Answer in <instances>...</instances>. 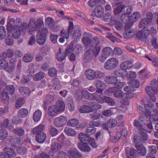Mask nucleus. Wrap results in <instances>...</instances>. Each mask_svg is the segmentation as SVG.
I'll list each match as a JSON object with an SVG mask.
<instances>
[{"mask_svg":"<svg viewBox=\"0 0 158 158\" xmlns=\"http://www.w3.org/2000/svg\"><path fill=\"white\" fill-rule=\"evenodd\" d=\"M12 123L18 125L21 124L23 122V120L18 115L12 117Z\"/></svg>","mask_w":158,"mask_h":158,"instance_id":"49","label":"nucleus"},{"mask_svg":"<svg viewBox=\"0 0 158 158\" xmlns=\"http://www.w3.org/2000/svg\"><path fill=\"white\" fill-rule=\"evenodd\" d=\"M33 55L30 53L26 54L23 56V60L26 63H28L31 62L33 59Z\"/></svg>","mask_w":158,"mask_h":158,"instance_id":"46","label":"nucleus"},{"mask_svg":"<svg viewBox=\"0 0 158 158\" xmlns=\"http://www.w3.org/2000/svg\"><path fill=\"white\" fill-rule=\"evenodd\" d=\"M101 117V114L96 112H94L91 113L89 115V117L92 120L98 119Z\"/></svg>","mask_w":158,"mask_h":158,"instance_id":"59","label":"nucleus"},{"mask_svg":"<svg viewBox=\"0 0 158 158\" xmlns=\"http://www.w3.org/2000/svg\"><path fill=\"white\" fill-rule=\"evenodd\" d=\"M19 92L24 96L29 95L31 92L30 89L26 86H22L19 87Z\"/></svg>","mask_w":158,"mask_h":158,"instance_id":"20","label":"nucleus"},{"mask_svg":"<svg viewBox=\"0 0 158 158\" xmlns=\"http://www.w3.org/2000/svg\"><path fill=\"white\" fill-rule=\"evenodd\" d=\"M95 72L92 69H87L85 72V74L87 79L93 80L96 77Z\"/></svg>","mask_w":158,"mask_h":158,"instance_id":"16","label":"nucleus"},{"mask_svg":"<svg viewBox=\"0 0 158 158\" xmlns=\"http://www.w3.org/2000/svg\"><path fill=\"white\" fill-rule=\"evenodd\" d=\"M105 81L108 84H115L117 81V77L113 76H108L105 78Z\"/></svg>","mask_w":158,"mask_h":158,"instance_id":"35","label":"nucleus"},{"mask_svg":"<svg viewBox=\"0 0 158 158\" xmlns=\"http://www.w3.org/2000/svg\"><path fill=\"white\" fill-rule=\"evenodd\" d=\"M54 99V97L52 95L48 94L46 97L44 104L45 105L49 104L53 101Z\"/></svg>","mask_w":158,"mask_h":158,"instance_id":"58","label":"nucleus"},{"mask_svg":"<svg viewBox=\"0 0 158 158\" xmlns=\"http://www.w3.org/2000/svg\"><path fill=\"white\" fill-rule=\"evenodd\" d=\"M28 110L25 108H22L19 110L18 114L21 118H25L27 116L28 114Z\"/></svg>","mask_w":158,"mask_h":158,"instance_id":"37","label":"nucleus"},{"mask_svg":"<svg viewBox=\"0 0 158 158\" xmlns=\"http://www.w3.org/2000/svg\"><path fill=\"white\" fill-rule=\"evenodd\" d=\"M112 53V48L109 47L105 48L102 51L101 55L99 58V60L102 62H104Z\"/></svg>","mask_w":158,"mask_h":158,"instance_id":"6","label":"nucleus"},{"mask_svg":"<svg viewBox=\"0 0 158 158\" xmlns=\"http://www.w3.org/2000/svg\"><path fill=\"white\" fill-rule=\"evenodd\" d=\"M27 27V24L26 23H23L19 27H15L11 30L12 36L15 39H18L20 36L21 34L24 35L26 32Z\"/></svg>","mask_w":158,"mask_h":158,"instance_id":"1","label":"nucleus"},{"mask_svg":"<svg viewBox=\"0 0 158 158\" xmlns=\"http://www.w3.org/2000/svg\"><path fill=\"white\" fill-rule=\"evenodd\" d=\"M135 30H126L124 32L123 37L125 39H128L132 37L134 34Z\"/></svg>","mask_w":158,"mask_h":158,"instance_id":"39","label":"nucleus"},{"mask_svg":"<svg viewBox=\"0 0 158 158\" xmlns=\"http://www.w3.org/2000/svg\"><path fill=\"white\" fill-rule=\"evenodd\" d=\"M44 25V23L41 19H38L35 21L34 19H32L29 21L28 27L30 28L29 31H32L42 27Z\"/></svg>","mask_w":158,"mask_h":158,"instance_id":"3","label":"nucleus"},{"mask_svg":"<svg viewBox=\"0 0 158 158\" xmlns=\"http://www.w3.org/2000/svg\"><path fill=\"white\" fill-rule=\"evenodd\" d=\"M17 153L19 155H23L27 152V148L24 147H18L16 150Z\"/></svg>","mask_w":158,"mask_h":158,"instance_id":"62","label":"nucleus"},{"mask_svg":"<svg viewBox=\"0 0 158 158\" xmlns=\"http://www.w3.org/2000/svg\"><path fill=\"white\" fill-rule=\"evenodd\" d=\"M69 25L68 27V33H66V35L64 34L65 35L64 36L65 37L66 39H68L69 37V34H71L73 31V30L74 28V26L73 23L72 22H69Z\"/></svg>","mask_w":158,"mask_h":158,"instance_id":"51","label":"nucleus"},{"mask_svg":"<svg viewBox=\"0 0 158 158\" xmlns=\"http://www.w3.org/2000/svg\"><path fill=\"white\" fill-rule=\"evenodd\" d=\"M46 139V134L44 132H41L40 134H38L36 136V140L40 143H43Z\"/></svg>","mask_w":158,"mask_h":158,"instance_id":"22","label":"nucleus"},{"mask_svg":"<svg viewBox=\"0 0 158 158\" xmlns=\"http://www.w3.org/2000/svg\"><path fill=\"white\" fill-rule=\"evenodd\" d=\"M45 76V74L42 72H40L36 74L34 76V79L35 81H37L41 80Z\"/></svg>","mask_w":158,"mask_h":158,"instance_id":"54","label":"nucleus"},{"mask_svg":"<svg viewBox=\"0 0 158 158\" xmlns=\"http://www.w3.org/2000/svg\"><path fill=\"white\" fill-rule=\"evenodd\" d=\"M138 133L140 136L136 134L133 137V142L135 145L145 142L148 139V135L146 132H139Z\"/></svg>","mask_w":158,"mask_h":158,"instance_id":"2","label":"nucleus"},{"mask_svg":"<svg viewBox=\"0 0 158 158\" xmlns=\"http://www.w3.org/2000/svg\"><path fill=\"white\" fill-rule=\"evenodd\" d=\"M79 111L81 113H89L92 112V109L90 106L82 105Z\"/></svg>","mask_w":158,"mask_h":158,"instance_id":"28","label":"nucleus"},{"mask_svg":"<svg viewBox=\"0 0 158 158\" xmlns=\"http://www.w3.org/2000/svg\"><path fill=\"white\" fill-rule=\"evenodd\" d=\"M84 36L82 39V42L85 46H88L89 44H92V35L89 32H85L83 34Z\"/></svg>","mask_w":158,"mask_h":158,"instance_id":"11","label":"nucleus"},{"mask_svg":"<svg viewBox=\"0 0 158 158\" xmlns=\"http://www.w3.org/2000/svg\"><path fill=\"white\" fill-rule=\"evenodd\" d=\"M96 131V128L89 125L86 129L85 131L89 135H92L95 133Z\"/></svg>","mask_w":158,"mask_h":158,"instance_id":"63","label":"nucleus"},{"mask_svg":"<svg viewBox=\"0 0 158 158\" xmlns=\"http://www.w3.org/2000/svg\"><path fill=\"white\" fill-rule=\"evenodd\" d=\"M133 124L137 128L139 132H146V130L143 128V125L139 119L134 120Z\"/></svg>","mask_w":158,"mask_h":158,"instance_id":"25","label":"nucleus"},{"mask_svg":"<svg viewBox=\"0 0 158 158\" xmlns=\"http://www.w3.org/2000/svg\"><path fill=\"white\" fill-rule=\"evenodd\" d=\"M84 91L83 90L82 92L79 90L76 91V93L75 94V96L77 101H79L82 100L83 96H84V94L85 93L84 92Z\"/></svg>","mask_w":158,"mask_h":158,"instance_id":"56","label":"nucleus"},{"mask_svg":"<svg viewBox=\"0 0 158 158\" xmlns=\"http://www.w3.org/2000/svg\"><path fill=\"white\" fill-rule=\"evenodd\" d=\"M81 35L80 29H75L73 34L72 39H73L74 40L77 41L80 39Z\"/></svg>","mask_w":158,"mask_h":158,"instance_id":"30","label":"nucleus"},{"mask_svg":"<svg viewBox=\"0 0 158 158\" xmlns=\"http://www.w3.org/2000/svg\"><path fill=\"white\" fill-rule=\"evenodd\" d=\"M25 101L23 98H19L16 100L15 104V107L17 109L20 108L25 103Z\"/></svg>","mask_w":158,"mask_h":158,"instance_id":"40","label":"nucleus"},{"mask_svg":"<svg viewBox=\"0 0 158 158\" xmlns=\"http://www.w3.org/2000/svg\"><path fill=\"white\" fill-rule=\"evenodd\" d=\"M10 141H12L14 140L11 143L12 146L15 148L19 147L20 144L23 143V139L15 136L11 135L9 136Z\"/></svg>","mask_w":158,"mask_h":158,"instance_id":"9","label":"nucleus"},{"mask_svg":"<svg viewBox=\"0 0 158 158\" xmlns=\"http://www.w3.org/2000/svg\"><path fill=\"white\" fill-rule=\"evenodd\" d=\"M58 50L59 52L56 55V58L59 61H62L65 58L67 55L64 52H62L60 48H59Z\"/></svg>","mask_w":158,"mask_h":158,"instance_id":"31","label":"nucleus"},{"mask_svg":"<svg viewBox=\"0 0 158 158\" xmlns=\"http://www.w3.org/2000/svg\"><path fill=\"white\" fill-rule=\"evenodd\" d=\"M118 63V61L116 58H110L105 62L104 65V68L108 70L113 69L117 66Z\"/></svg>","mask_w":158,"mask_h":158,"instance_id":"4","label":"nucleus"},{"mask_svg":"<svg viewBox=\"0 0 158 158\" xmlns=\"http://www.w3.org/2000/svg\"><path fill=\"white\" fill-rule=\"evenodd\" d=\"M8 136V132L7 131L4 129H0V139L4 140Z\"/></svg>","mask_w":158,"mask_h":158,"instance_id":"64","label":"nucleus"},{"mask_svg":"<svg viewBox=\"0 0 158 158\" xmlns=\"http://www.w3.org/2000/svg\"><path fill=\"white\" fill-rule=\"evenodd\" d=\"M67 153L70 158H82L81 155L75 148H69Z\"/></svg>","mask_w":158,"mask_h":158,"instance_id":"10","label":"nucleus"},{"mask_svg":"<svg viewBox=\"0 0 158 158\" xmlns=\"http://www.w3.org/2000/svg\"><path fill=\"white\" fill-rule=\"evenodd\" d=\"M14 133L18 136H22L25 134V131L22 127H17L15 128Z\"/></svg>","mask_w":158,"mask_h":158,"instance_id":"33","label":"nucleus"},{"mask_svg":"<svg viewBox=\"0 0 158 158\" xmlns=\"http://www.w3.org/2000/svg\"><path fill=\"white\" fill-rule=\"evenodd\" d=\"M119 18L121 19V21L123 23L125 24L130 20V16L124 13L121 14Z\"/></svg>","mask_w":158,"mask_h":158,"instance_id":"53","label":"nucleus"},{"mask_svg":"<svg viewBox=\"0 0 158 158\" xmlns=\"http://www.w3.org/2000/svg\"><path fill=\"white\" fill-rule=\"evenodd\" d=\"M104 13V8L101 5L97 6L95 8L94 14L98 18H101Z\"/></svg>","mask_w":158,"mask_h":158,"instance_id":"15","label":"nucleus"},{"mask_svg":"<svg viewBox=\"0 0 158 158\" xmlns=\"http://www.w3.org/2000/svg\"><path fill=\"white\" fill-rule=\"evenodd\" d=\"M7 93L5 90V89L3 90L2 95L1 96V99L2 101H5V103H8L9 97Z\"/></svg>","mask_w":158,"mask_h":158,"instance_id":"48","label":"nucleus"},{"mask_svg":"<svg viewBox=\"0 0 158 158\" xmlns=\"http://www.w3.org/2000/svg\"><path fill=\"white\" fill-rule=\"evenodd\" d=\"M67 118L64 116H61L56 118L54 120L55 125L58 127H62L67 123Z\"/></svg>","mask_w":158,"mask_h":158,"instance_id":"8","label":"nucleus"},{"mask_svg":"<svg viewBox=\"0 0 158 158\" xmlns=\"http://www.w3.org/2000/svg\"><path fill=\"white\" fill-rule=\"evenodd\" d=\"M84 97L89 100H91L94 99L96 96V93L94 94H90L89 93L87 90H84Z\"/></svg>","mask_w":158,"mask_h":158,"instance_id":"41","label":"nucleus"},{"mask_svg":"<svg viewBox=\"0 0 158 158\" xmlns=\"http://www.w3.org/2000/svg\"><path fill=\"white\" fill-rule=\"evenodd\" d=\"M5 90L8 94L12 95L14 93L15 91V88L12 85H8L6 86Z\"/></svg>","mask_w":158,"mask_h":158,"instance_id":"55","label":"nucleus"},{"mask_svg":"<svg viewBox=\"0 0 158 158\" xmlns=\"http://www.w3.org/2000/svg\"><path fill=\"white\" fill-rule=\"evenodd\" d=\"M77 146L80 150L85 152H89L90 150V147L86 142L84 143H79L77 144Z\"/></svg>","mask_w":158,"mask_h":158,"instance_id":"17","label":"nucleus"},{"mask_svg":"<svg viewBox=\"0 0 158 158\" xmlns=\"http://www.w3.org/2000/svg\"><path fill=\"white\" fill-rule=\"evenodd\" d=\"M44 128V126L43 125H40L33 129L31 132L34 135L40 134L41 132H44L43 131Z\"/></svg>","mask_w":158,"mask_h":158,"instance_id":"23","label":"nucleus"},{"mask_svg":"<svg viewBox=\"0 0 158 158\" xmlns=\"http://www.w3.org/2000/svg\"><path fill=\"white\" fill-rule=\"evenodd\" d=\"M64 132L69 136H73L75 135V131L72 128L66 127L64 129Z\"/></svg>","mask_w":158,"mask_h":158,"instance_id":"57","label":"nucleus"},{"mask_svg":"<svg viewBox=\"0 0 158 158\" xmlns=\"http://www.w3.org/2000/svg\"><path fill=\"white\" fill-rule=\"evenodd\" d=\"M130 16V20L136 22L140 18V15L139 12H136L131 14Z\"/></svg>","mask_w":158,"mask_h":158,"instance_id":"44","label":"nucleus"},{"mask_svg":"<svg viewBox=\"0 0 158 158\" xmlns=\"http://www.w3.org/2000/svg\"><path fill=\"white\" fill-rule=\"evenodd\" d=\"M89 135L88 134L84 133H80L78 135V138L81 142H88L90 137Z\"/></svg>","mask_w":158,"mask_h":158,"instance_id":"26","label":"nucleus"},{"mask_svg":"<svg viewBox=\"0 0 158 158\" xmlns=\"http://www.w3.org/2000/svg\"><path fill=\"white\" fill-rule=\"evenodd\" d=\"M123 8V13L129 15L132 12L133 10V7L131 6H125L124 5H122Z\"/></svg>","mask_w":158,"mask_h":158,"instance_id":"47","label":"nucleus"},{"mask_svg":"<svg viewBox=\"0 0 158 158\" xmlns=\"http://www.w3.org/2000/svg\"><path fill=\"white\" fill-rule=\"evenodd\" d=\"M42 116V112L40 110H37L35 111L33 115L34 121L36 122L39 121Z\"/></svg>","mask_w":158,"mask_h":158,"instance_id":"29","label":"nucleus"},{"mask_svg":"<svg viewBox=\"0 0 158 158\" xmlns=\"http://www.w3.org/2000/svg\"><path fill=\"white\" fill-rule=\"evenodd\" d=\"M47 37L37 34L36 36V42L40 45L44 44L46 41Z\"/></svg>","mask_w":158,"mask_h":158,"instance_id":"32","label":"nucleus"},{"mask_svg":"<svg viewBox=\"0 0 158 158\" xmlns=\"http://www.w3.org/2000/svg\"><path fill=\"white\" fill-rule=\"evenodd\" d=\"M59 113L54 105L50 106L48 108V113L51 116H56Z\"/></svg>","mask_w":158,"mask_h":158,"instance_id":"27","label":"nucleus"},{"mask_svg":"<svg viewBox=\"0 0 158 158\" xmlns=\"http://www.w3.org/2000/svg\"><path fill=\"white\" fill-rule=\"evenodd\" d=\"M97 97L96 100L99 103H102L105 102L111 106H114L115 105L116 103L114 100L111 98L107 97L104 96L103 98H102L99 95Z\"/></svg>","mask_w":158,"mask_h":158,"instance_id":"7","label":"nucleus"},{"mask_svg":"<svg viewBox=\"0 0 158 158\" xmlns=\"http://www.w3.org/2000/svg\"><path fill=\"white\" fill-rule=\"evenodd\" d=\"M151 23L148 21L145 18H143L141 19L140 21L139 27L140 28H144L147 29L146 27Z\"/></svg>","mask_w":158,"mask_h":158,"instance_id":"36","label":"nucleus"},{"mask_svg":"<svg viewBox=\"0 0 158 158\" xmlns=\"http://www.w3.org/2000/svg\"><path fill=\"white\" fill-rule=\"evenodd\" d=\"M6 34V30L4 27L0 26V40L5 38Z\"/></svg>","mask_w":158,"mask_h":158,"instance_id":"61","label":"nucleus"},{"mask_svg":"<svg viewBox=\"0 0 158 158\" xmlns=\"http://www.w3.org/2000/svg\"><path fill=\"white\" fill-rule=\"evenodd\" d=\"M3 151L7 154L10 157H13L16 155V153L13 149L8 147H5Z\"/></svg>","mask_w":158,"mask_h":158,"instance_id":"19","label":"nucleus"},{"mask_svg":"<svg viewBox=\"0 0 158 158\" xmlns=\"http://www.w3.org/2000/svg\"><path fill=\"white\" fill-rule=\"evenodd\" d=\"M79 123V120L77 118H73L69 120L67 125L69 127H75Z\"/></svg>","mask_w":158,"mask_h":158,"instance_id":"43","label":"nucleus"},{"mask_svg":"<svg viewBox=\"0 0 158 158\" xmlns=\"http://www.w3.org/2000/svg\"><path fill=\"white\" fill-rule=\"evenodd\" d=\"M114 27L117 30L120 31L123 29V24L122 23L117 20L114 21Z\"/></svg>","mask_w":158,"mask_h":158,"instance_id":"45","label":"nucleus"},{"mask_svg":"<svg viewBox=\"0 0 158 158\" xmlns=\"http://www.w3.org/2000/svg\"><path fill=\"white\" fill-rule=\"evenodd\" d=\"M128 155L132 158H137L138 154L137 149L132 148L130 149L128 152Z\"/></svg>","mask_w":158,"mask_h":158,"instance_id":"52","label":"nucleus"},{"mask_svg":"<svg viewBox=\"0 0 158 158\" xmlns=\"http://www.w3.org/2000/svg\"><path fill=\"white\" fill-rule=\"evenodd\" d=\"M117 125L118 123L117 120L112 118H110L107 123L108 127L110 128H114Z\"/></svg>","mask_w":158,"mask_h":158,"instance_id":"34","label":"nucleus"},{"mask_svg":"<svg viewBox=\"0 0 158 158\" xmlns=\"http://www.w3.org/2000/svg\"><path fill=\"white\" fill-rule=\"evenodd\" d=\"M112 14L110 12L106 13L103 18V20L106 22L111 23L113 20Z\"/></svg>","mask_w":158,"mask_h":158,"instance_id":"42","label":"nucleus"},{"mask_svg":"<svg viewBox=\"0 0 158 158\" xmlns=\"http://www.w3.org/2000/svg\"><path fill=\"white\" fill-rule=\"evenodd\" d=\"M132 63L129 61L123 62L120 65V68L123 70H126L131 68L133 66Z\"/></svg>","mask_w":158,"mask_h":158,"instance_id":"24","label":"nucleus"},{"mask_svg":"<svg viewBox=\"0 0 158 158\" xmlns=\"http://www.w3.org/2000/svg\"><path fill=\"white\" fill-rule=\"evenodd\" d=\"M54 106L58 110L59 113L63 111L65 108V104L64 102L61 101H58L56 102V104L54 105Z\"/></svg>","mask_w":158,"mask_h":158,"instance_id":"18","label":"nucleus"},{"mask_svg":"<svg viewBox=\"0 0 158 158\" xmlns=\"http://www.w3.org/2000/svg\"><path fill=\"white\" fill-rule=\"evenodd\" d=\"M95 86L98 89L101 90H104L106 88L105 84L103 81L100 80L97 81Z\"/></svg>","mask_w":158,"mask_h":158,"instance_id":"38","label":"nucleus"},{"mask_svg":"<svg viewBox=\"0 0 158 158\" xmlns=\"http://www.w3.org/2000/svg\"><path fill=\"white\" fill-rule=\"evenodd\" d=\"M135 147L137 149L138 154H139L141 156H144L146 154V149L143 145L135 144Z\"/></svg>","mask_w":158,"mask_h":158,"instance_id":"14","label":"nucleus"},{"mask_svg":"<svg viewBox=\"0 0 158 158\" xmlns=\"http://www.w3.org/2000/svg\"><path fill=\"white\" fill-rule=\"evenodd\" d=\"M115 5L117 6L114 9V13L115 15H118L123 11L124 8L122 6L121 2H117Z\"/></svg>","mask_w":158,"mask_h":158,"instance_id":"21","label":"nucleus"},{"mask_svg":"<svg viewBox=\"0 0 158 158\" xmlns=\"http://www.w3.org/2000/svg\"><path fill=\"white\" fill-rule=\"evenodd\" d=\"M74 43L73 42L70 43L66 48L64 53L68 56L74 50Z\"/></svg>","mask_w":158,"mask_h":158,"instance_id":"50","label":"nucleus"},{"mask_svg":"<svg viewBox=\"0 0 158 158\" xmlns=\"http://www.w3.org/2000/svg\"><path fill=\"white\" fill-rule=\"evenodd\" d=\"M94 56L92 52V49H89L85 52L84 54L83 60L86 63L89 62L92 60Z\"/></svg>","mask_w":158,"mask_h":158,"instance_id":"12","label":"nucleus"},{"mask_svg":"<svg viewBox=\"0 0 158 158\" xmlns=\"http://www.w3.org/2000/svg\"><path fill=\"white\" fill-rule=\"evenodd\" d=\"M150 33V31L148 28L139 31L136 35V39L143 42H145Z\"/></svg>","mask_w":158,"mask_h":158,"instance_id":"5","label":"nucleus"},{"mask_svg":"<svg viewBox=\"0 0 158 158\" xmlns=\"http://www.w3.org/2000/svg\"><path fill=\"white\" fill-rule=\"evenodd\" d=\"M61 148V145L59 143L57 142L53 143L51 147V148L49 151V154L53 156L54 154L57 152Z\"/></svg>","mask_w":158,"mask_h":158,"instance_id":"13","label":"nucleus"},{"mask_svg":"<svg viewBox=\"0 0 158 158\" xmlns=\"http://www.w3.org/2000/svg\"><path fill=\"white\" fill-rule=\"evenodd\" d=\"M49 31L48 29L44 27L41 30L38 31L37 34L42 36H45L46 37Z\"/></svg>","mask_w":158,"mask_h":158,"instance_id":"60","label":"nucleus"}]
</instances>
